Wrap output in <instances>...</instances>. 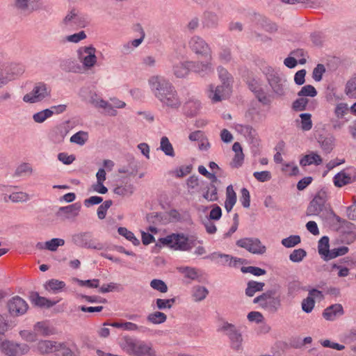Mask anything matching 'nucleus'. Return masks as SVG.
I'll return each mask as SVG.
<instances>
[{"label":"nucleus","instance_id":"5","mask_svg":"<svg viewBox=\"0 0 356 356\" xmlns=\"http://www.w3.org/2000/svg\"><path fill=\"white\" fill-rule=\"evenodd\" d=\"M328 195L325 190H320L309 202L307 209V216H318L323 211L328 212L331 210L327 203Z\"/></svg>","mask_w":356,"mask_h":356},{"label":"nucleus","instance_id":"10","mask_svg":"<svg viewBox=\"0 0 356 356\" xmlns=\"http://www.w3.org/2000/svg\"><path fill=\"white\" fill-rule=\"evenodd\" d=\"M189 49L195 54L213 59L212 51L209 44L200 36L193 35L188 41Z\"/></svg>","mask_w":356,"mask_h":356},{"label":"nucleus","instance_id":"60","mask_svg":"<svg viewBox=\"0 0 356 356\" xmlns=\"http://www.w3.org/2000/svg\"><path fill=\"white\" fill-rule=\"evenodd\" d=\"M241 193V202L243 207L245 208H249L250 205V195L249 191L245 188H243Z\"/></svg>","mask_w":356,"mask_h":356},{"label":"nucleus","instance_id":"62","mask_svg":"<svg viewBox=\"0 0 356 356\" xmlns=\"http://www.w3.org/2000/svg\"><path fill=\"white\" fill-rule=\"evenodd\" d=\"M34 330L42 336H49L51 334L49 328L42 322H38L34 326Z\"/></svg>","mask_w":356,"mask_h":356},{"label":"nucleus","instance_id":"28","mask_svg":"<svg viewBox=\"0 0 356 356\" xmlns=\"http://www.w3.org/2000/svg\"><path fill=\"white\" fill-rule=\"evenodd\" d=\"M89 102L95 107L111 110V115H115V113L116 112V111L113 108L111 104H108L106 101L99 98L95 93H93L90 95Z\"/></svg>","mask_w":356,"mask_h":356},{"label":"nucleus","instance_id":"38","mask_svg":"<svg viewBox=\"0 0 356 356\" xmlns=\"http://www.w3.org/2000/svg\"><path fill=\"white\" fill-rule=\"evenodd\" d=\"M120 235L125 237L128 241H131L134 245H138L140 241L135 236L134 233L128 230L126 227H120L118 229Z\"/></svg>","mask_w":356,"mask_h":356},{"label":"nucleus","instance_id":"52","mask_svg":"<svg viewBox=\"0 0 356 356\" xmlns=\"http://www.w3.org/2000/svg\"><path fill=\"white\" fill-rule=\"evenodd\" d=\"M150 286L161 293H166L168 291V286L161 280L154 279L150 282Z\"/></svg>","mask_w":356,"mask_h":356},{"label":"nucleus","instance_id":"16","mask_svg":"<svg viewBox=\"0 0 356 356\" xmlns=\"http://www.w3.org/2000/svg\"><path fill=\"white\" fill-rule=\"evenodd\" d=\"M80 209L81 205L78 203L72 204L66 207H61L56 211V216L63 221L74 219L79 215Z\"/></svg>","mask_w":356,"mask_h":356},{"label":"nucleus","instance_id":"42","mask_svg":"<svg viewBox=\"0 0 356 356\" xmlns=\"http://www.w3.org/2000/svg\"><path fill=\"white\" fill-rule=\"evenodd\" d=\"M88 133L83 131H80L71 136L70 142L80 145H83L88 140Z\"/></svg>","mask_w":356,"mask_h":356},{"label":"nucleus","instance_id":"39","mask_svg":"<svg viewBox=\"0 0 356 356\" xmlns=\"http://www.w3.org/2000/svg\"><path fill=\"white\" fill-rule=\"evenodd\" d=\"M147 319L153 324H160L165 322L167 316L161 312H154L149 314Z\"/></svg>","mask_w":356,"mask_h":356},{"label":"nucleus","instance_id":"32","mask_svg":"<svg viewBox=\"0 0 356 356\" xmlns=\"http://www.w3.org/2000/svg\"><path fill=\"white\" fill-rule=\"evenodd\" d=\"M348 252V248L346 246H340L336 248H333L332 250H329L325 257H323V259L325 261H328L334 259L339 256L344 255Z\"/></svg>","mask_w":356,"mask_h":356},{"label":"nucleus","instance_id":"35","mask_svg":"<svg viewBox=\"0 0 356 356\" xmlns=\"http://www.w3.org/2000/svg\"><path fill=\"white\" fill-rule=\"evenodd\" d=\"M24 72V67L22 65L13 64L11 65L10 68L6 70V75L4 77H8L14 79L16 76L22 75Z\"/></svg>","mask_w":356,"mask_h":356},{"label":"nucleus","instance_id":"31","mask_svg":"<svg viewBox=\"0 0 356 356\" xmlns=\"http://www.w3.org/2000/svg\"><path fill=\"white\" fill-rule=\"evenodd\" d=\"M208 294L209 291L204 286L197 285L192 289V296L195 302L204 300Z\"/></svg>","mask_w":356,"mask_h":356},{"label":"nucleus","instance_id":"55","mask_svg":"<svg viewBox=\"0 0 356 356\" xmlns=\"http://www.w3.org/2000/svg\"><path fill=\"white\" fill-rule=\"evenodd\" d=\"M301 306L305 312L310 313L315 306V300L312 297L308 296L302 300Z\"/></svg>","mask_w":356,"mask_h":356},{"label":"nucleus","instance_id":"51","mask_svg":"<svg viewBox=\"0 0 356 356\" xmlns=\"http://www.w3.org/2000/svg\"><path fill=\"white\" fill-rule=\"evenodd\" d=\"M301 119V129L304 131H309L312 127V115L309 113H301L300 115Z\"/></svg>","mask_w":356,"mask_h":356},{"label":"nucleus","instance_id":"25","mask_svg":"<svg viewBox=\"0 0 356 356\" xmlns=\"http://www.w3.org/2000/svg\"><path fill=\"white\" fill-rule=\"evenodd\" d=\"M219 22L218 15L211 11H206L203 14L202 24L207 28L217 27Z\"/></svg>","mask_w":356,"mask_h":356},{"label":"nucleus","instance_id":"41","mask_svg":"<svg viewBox=\"0 0 356 356\" xmlns=\"http://www.w3.org/2000/svg\"><path fill=\"white\" fill-rule=\"evenodd\" d=\"M33 172V168L28 163H22L17 166L15 171V177H22L26 175H31Z\"/></svg>","mask_w":356,"mask_h":356},{"label":"nucleus","instance_id":"4","mask_svg":"<svg viewBox=\"0 0 356 356\" xmlns=\"http://www.w3.org/2000/svg\"><path fill=\"white\" fill-rule=\"evenodd\" d=\"M253 302L259 304L267 311L275 313L281 307V298L275 289H271L256 297Z\"/></svg>","mask_w":356,"mask_h":356},{"label":"nucleus","instance_id":"37","mask_svg":"<svg viewBox=\"0 0 356 356\" xmlns=\"http://www.w3.org/2000/svg\"><path fill=\"white\" fill-rule=\"evenodd\" d=\"M351 182V177L343 172L337 173L334 177V185L338 187L343 186Z\"/></svg>","mask_w":356,"mask_h":356},{"label":"nucleus","instance_id":"36","mask_svg":"<svg viewBox=\"0 0 356 356\" xmlns=\"http://www.w3.org/2000/svg\"><path fill=\"white\" fill-rule=\"evenodd\" d=\"M160 149L164 152L166 156H175V151L169 139L166 136H163L161 138Z\"/></svg>","mask_w":356,"mask_h":356},{"label":"nucleus","instance_id":"3","mask_svg":"<svg viewBox=\"0 0 356 356\" xmlns=\"http://www.w3.org/2000/svg\"><path fill=\"white\" fill-rule=\"evenodd\" d=\"M161 245H167L176 250L188 251L195 244L193 241H190L183 234H172L165 238H159V243H156V246L161 248Z\"/></svg>","mask_w":356,"mask_h":356},{"label":"nucleus","instance_id":"24","mask_svg":"<svg viewBox=\"0 0 356 356\" xmlns=\"http://www.w3.org/2000/svg\"><path fill=\"white\" fill-rule=\"evenodd\" d=\"M202 191V197L208 202H216L218 200L217 186L207 184Z\"/></svg>","mask_w":356,"mask_h":356},{"label":"nucleus","instance_id":"64","mask_svg":"<svg viewBox=\"0 0 356 356\" xmlns=\"http://www.w3.org/2000/svg\"><path fill=\"white\" fill-rule=\"evenodd\" d=\"M138 171V165L135 161H132L130 163V167L126 168L122 167L119 169L118 172L120 173H127L129 175H134L136 174Z\"/></svg>","mask_w":356,"mask_h":356},{"label":"nucleus","instance_id":"61","mask_svg":"<svg viewBox=\"0 0 356 356\" xmlns=\"http://www.w3.org/2000/svg\"><path fill=\"white\" fill-rule=\"evenodd\" d=\"M301 289V283L298 280H293L289 282L287 286L288 294L293 295Z\"/></svg>","mask_w":356,"mask_h":356},{"label":"nucleus","instance_id":"7","mask_svg":"<svg viewBox=\"0 0 356 356\" xmlns=\"http://www.w3.org/2000/svg\"><path fill=\"white\" fill-rule=\"evenodd\" d=\"M218 330L228 337L230 346L232 349L236 350L242 349V343L243 341V336L240 330L234 324L224 322Z\"/></svg>","mask_w":356,"mask_h":356},{"label":"nucleus","instance_id":"15","mask_svg":"<svg viewBox=\"0 0 356 356\" xmlns=\"http://www.w3.org/2000/svg\"><path fill=\"white\" fill-rule=\"evenodd\" d=\"M9 312L12 315L21 316L24 314L28 308L26 302L18 296L13 297L8 302Z\"/></svg>","mask_w":356,"mask_h":356},{"label":"nucleus","instance_id":"26","mask_svg":"<svg viewBox=\"0 0 356 356\" xmlns=\"http://www.w3.org/2000/svg\"><path fill=\"white\" fill-rule=\"evenodd\" d=\"M236 202V194L234 191L232 185H229L226 188V200L225 208L227 212H230Z\"/></svg>","mask_w":356,"mask_h":356},{"label":"nucleus","instance_id":"46","mask_svg":"<svg viewBox=\"0 0 356 356\" xmlns=\"http://www.w3.org/2000/svg\"><path fill=\"white\" fill-rule=\"evenodd\" d=\"M317 95V91L316 88L312 85H306L303 86L300 90L298 92L299 97H314Z\"/></svg>","mask_w":356,"mask_h":356},{"label":"nucleus","instance_id":"9","mask_svg":"<svg viewBox=\"0 0 356 356\" xmlns=\"http://www.w3.org/2000/svg\"><path fill=\"white\" fill-rule=\"evenodd\" d=\"M72 242L80 248L87 249H94L102 250L105 248V245L93 238L92 234L90 232H83L74 234L72 236Z\"/></svg>","mask_w":356,"mask_h":356},{"label":"nucleus","instance_id":"33","mask_svg":"<svg viewBox=\"0 0 356 356\" xmlns=\"http://www.w3.org/2000/svg\"><path fill=\"white\" fill-rule=\"evenodd\" d=\"M201 108V103L196 99L188 101L185 104V109L188 115H195Z\"/></svg>","mask_w":356,"mask_h":356},{"label":"nucleus","instance_id":"13","mask_svg":"<svg viewBox=\"0 0 356 356\" xmlns=\"http://www.w3.org/2000/svg\"><path fill=\"white\" fill-rule=\"evenodd\" d=\"M231 91V87L229 82L224 81L221 86L214 87L213 85L209 86L208 97L214 103L220 102L225 99Z\"/></svg>","mask_w":356,"mask_h":356},{"label":"nucleus","instance_id":"63","mask_svg":"<svg viewBox=\"0 0 356 356\" xmlns=\"http://www.w3.org/2000/svg\"><path fill=\"white\" fill-rule=\"evenodd\" d=\"M211 207L212 209L210 211L209 219L213 220H218L222 216V209L217 204H213Z\"/></svg>","mask_w":356,"mask_h":356},{"label":"nucleus","instance_id":"11","mask_svg":"<svg viewBox=\"0 0 356 356\" xmlns=\"http://www.w3.org/2000/svg\"><path fill=\"white\" fill-rule=\"evenodd\" d=\"M95 48L90 45L84 47L78 51L80 63H82L83 70L91 69L97 63V58L95 55Z\"/></svg>","mask_w":356,"mask_h":356},{"label":"nucleus","instance_id":"17","mask_svg":"<svg viewBox=\"0 0 356 356\" xmlns=\"http://www.w3.org/2000/svg\"><path fill=\"white\" fill-rule=\"evenodd\" d=\"M60 69L65 72L81 73L83 67L79 60L75 58H65L60 60Z\"/></svg>","mask_w":356,"mask_h":356},{"label":"nucleus","instance_id":"22","mask_svg":"<svg viewBox=\"0 0 356 356\" xmlns=\"http://www.w3.org/2000/svg\"><path fill=\"white\" fill-rule=\"evenodd\" d=\"M190 61L186 62H179L172 67V71L174 75L177 78H184L186 76L190 70H191Z\"/></svg>","mask_w":356,"mask_h":356},{"label":"nucleus","instance_id":"50","mask_svg":"<svg viewBox=\"0 0 356 356\" xmlns=\"http://www.w3.org/2000/svg\"><path fill=\"white\" fill-rule=\"evenodd\" d=\"M8 198L13 202H23L29 200V195L24 192H14L8 195Z\"/></svg>","mask_w":356,"mask_h":356},{"label":"nucleus","instance_id":"19","mask_svg":"<svg viewBox=\"0 0 356 356\" xmlns=\"http://www.w3.org/2000/svg\"><path fill=\"white\" fill-rule=\"evenodd\" d=\"M40 0H15V8L22 13H31L38 9L35 5Z\"/></svg>","mask_w":356,"mask_h":356},{"label":"nucleus","instance_id":"20","mask_svg":"<svg viewBox=\"0 0 356 356\" xmlns=\"http://www.w3.org/2000/svg\"><path fill=\"white\" fill-rule=\"evenodd\" d=\"M344 314L341 304H334L327 307L323 312V316L327 321H334L337 316Z\"/></svg>","mask_w":356,"mask_h":356},{"label":"nucleus","instance_id":"54","mask_svg":"<svg viewBox=\"0 0 356 356\" xmlns=\"http://www.w3.org/2000/svg\"><path fill=\"white\" fill-rule=\"evenodd\" d=\"M309 102L307 98L301 97L296 99L292 104V108L295 111H302L306 109V106Z\"/></svg>","mask_w":356,"mask_h":356},{"label":"nucleus","instance_id":"48","mask_svg":"<svg viewBox=\"0 0 356 356\" xmlns=\"http://www.w3.org/2000/svg\"><path fill=\"white\" fill-rule=\"evenodd\" d=\"M301 241L300 237L298 235H291L287 238L282 240V245L286 248H293L299 244Z\"/></svg>","mask_w":356,"mask_h":356},{"label":"nucleus","instance_id":"53","mask_svg":"<svg viewBox=\"0 0 356 356\" xmlns=\"http://www.w3.org/2000/svg\"><path fill=\"white\" fill-rule=\"evenodd\" d=\"M178 270L180 273L184 274V276L188 279L194 280L198 277L197 272L194 268L180 267Z\"/></svg>","mask_w":356,"mask_h":356},{"label":"nucleus","instance_id":"18","mask_svg":"<svg viewBox=\"0 0 356 356\" xmlns=\"http://www.w3.org/2000/svg\"><path fill=\"white\" fill-rule=\"evenodd\" d=\"M207 258H209L211 260H216L219 259L217 262L222 266L229 265V266H236L238 263H242L241 259H237L229 254L218 252H213L211 255L207 257Z\"/></svg>","mask_w":356,"mask_h":356},{"label":"nucleus","instance_id":"30","mask_svg":"<svg viewBox=\"0 0 356 356\" xmlns=\"http://www.w3.org/2000/svg\"><path fill=\"white\" fill-rule=\"evenodd\" d=\"M264 286V282H259L252 280L249 281L247 284L245 294L249 297H252L255 293L263 291Z\"/></svg>","mask_w":356,"mask_h":356},{"label":"nucleus","instance_id":"23","mask_svg":"<svg viewBox=\"0 0 356 356\" xmlns=\"http://www.w3.org/2000/svg\"><path fill=\"white\" fill-rule=\"evenodd\" d=\"M30 299L32 303L40 307H46L49 308L57 303L56 301H51L44 297L40 296L37 292H31Z\"/></svg>","mask_w":356,"mask_h":356},{"label":"nucleus","instance_id":"21","mask_svg":"<svg viewBox=\"0 0 356 356\" xmlns=\"http://www.w3.org/2000/svg\"><path fill=\"white\" fill-rule=\"evenodd\" d=\"M63 24L67 26H85L84 21L81 19V17L79 16L74 10L65 16V17L63 19Z\"/></svg>","mask_w":356,"mask_h":356},{"label":"nucleus","instance_id":"2","mask_svg":"<svg viewBox=\"0 0 356 356\" xmlns=\"http://www.w3.org/2000/svg\"><path fill=\"white\" fill-rule=\"evenodd\" d=\"M120 346L127 353L136 356H154L155 354L150 343L131 337H123L120 341Z\"/></svg>","mask_w":356,"mask_h":356},{"label":"nucleus","instance_id":"12","mask_svg":"<svg viewBox=\"0 0 356 356\" xmlns=\"http://www.w3.org/2000/svg\"><path fill=\"white\" fill-rule=\"evenodd\" d=\"M236 245L256 254H263L266 251V246L263 245L260 240L256 238H241L236 241Z\"/></svg>","mask_w":356,"mask_h":356},{"label":"nucleus","instance_id":"14","mask_svg":"<svg viewBox=\"0 0 356 356\" xmlns=\"http://www.w3.org/2000/svg\"><path fill=\"white\" fill-rule=\"evenodd\" d=\"M213 59L207 58L206 61H190L191 70L204 77L213 73Z\"/></svg>","mask_w":356,"mask_h":356},{"label":"nucleus","instance_id":"27","mask_svg":"<svg viewBox=\"0 0 356 356\" xmlns=\"http://www.w3.org/2000/svg\"><path fill=\"white\" fill-rule=\"evenodd\" d=\"M273 92L278 96H283L285 94L284 86L282 79L277 76H273L268 80Z\"/></svg>","mask_w":356,"mask_h":356},{"label":"nucleus","instance_id":"34","mask_svg":"<svg viewBox=\"0 0 356 356\" xmlns=\"http://www.w3.org/2000/svg\"><path fill=\"white\" fill-rule=\"evenodd\" d=\"M65 286V283L56 279H51L46 282L44 287L48 291H51L56 293L60 291Z\"/></svg>","mask_w":356,"mask_h":356},{"label":"nucleus","instance_id":"29","mask_svg":"<svg viewBox=\"0 0 356 356\" xmlns=\"http://www.w3.org/2000/svg\"><path fill=\"white\" fill-rule=\"evenodd\" d=\"M322 163L321 157L315 152L304 156L300 161V164L302 166H307L312 164L318 165Z\"/></svg>","mask_w":356,"mask_h":356},{"label":"nucleus","instance_id":"57","mask_svg":"<svg viewBox=\"0 0 356 356\" xmlns=\"http://www.w3.org/2000/svg\"><path fill=\"white\" fill-rule=\"evenodd\" d=\"M220 60L223 63H229L232 60L231 50L228 47H222L218 54Z\"/></svg>","mask_w":356,"mask_h":356},{"label":"nucleus","instance_id":"40","mask_svg":"<svg viewBox=\"0 0 356 356\" xmlns=\"http://www.w3.org/2000/svg\"><path fill=\"white\" fill-rule=\"evenodd\" d=\"M134 191V188L133 185L129 184V185H122V186H116L113 192L115 194L120 195V196H130L133 194Z\"/></svg>","mask_w":356,"mask_h":356},{"label":"nucleus","instance_id":"43","mask_svg":"<svg viewBox=\"0 0 356 356\" xmlns=\"http://www.w3.org/2000/svg\"><path fill=\"white\" fill-rule=\"evenodd\" d=\"M52 116V113L49 109H44L38 113H35L33 115V120L37 123H42L47 118Z\"/></svg>","mask_w":356,"mask_h":356},{"label":"nucleus","instance_id":"49","mask_svg":"<svg viewBox=\"0 0 356 356\" xmlns=\"http://www.w3.org/2000/svg\"><path fill=\"white\" fill-rule=\"evenodd\" d=\"M241 270L243 273H251L255 276L264 275L266 273V270L257 266H243Z\"/></svg>","mask_w":356,"mask_h":356},{"label":"nucleus","instance_id":"58","mask_svg":"<svg viewBox=\"0 0 356 356\" xmlns=\"http://www.w3.org/2000/svg\"><path fill=\"white\" fill-rule=\"evenodd\" d=\"M254 177L260 182L268 181L271 179L272 175L270 171H261V172H254L253 173Z\"/></svg>","mask_w":356,"mask_h":356},{"label":"nucleus","instance_id":"6","mask_svg":"<svg viewBox=\"0 0 356 356\" xmlns=\"http://www.w3.org/2000/svg\"><path fill=\"white\" fill-rule=\"evenodd\" d=\"M37 348L41 354L55 353L56 356H70L71 350L64 343L49 340H42L38 343Z\"/></svg>","mask_w":356,"mask_h":356},{"label":"nucleus","instance_id":"47","mask_svg":"<svg viewBox=\"0 0 356 356\" xmlns=\"http://www.w3.org/2000/svg\"><path fill=\"white\" fill-rule=\"evenodd\" d=\"M65 241L62 238H54L50 241L45 242V249L50 251H56L59 246H63Z\"/></svg>","mask_w":356,"mask_h":356},{"label":"nucleus","instance_id":"59","mask_svg":"<svg viewBox=\"0 0 356 356\" xmlns=\"http://www.w3.org/2000/svg\"><path fill=\"white\" fill-rule=\"evenodd\" d=\"M325 72V67L323 64H318L314 69L312 77L316 81H320L322 79L323 74Z\"/></svg>","mask_w":356,"mask_h":356},{"label":"nucleus","instance_id":"56","mask_svg":"<svg viewBox=\"0 0 356 356\" xmlns=\"http://www.w3.org/2000/svg\"><path fill=\"white\" fill-rule=\"evenodd\" d=\"M321 147L325 153H330L334 147V139L332 138H325L319 141Z\"/></svg>","mask_w":356,"mask_h":356},{"label":"nucleus","instance_id":"8","mask_svg":"<svg viewBox=\"0 0 356 356\" xmlns=\"http://www.w3.org/2000/svg\"><path fill=\"white\" fill-rule=\"evenodd\" d=\"M51 97V88L44 82L36 83L33 90L23 97L26 103L35 104L40 102Z\"/></svg>","mask_w":356,"mask_h":356},{"label":"nucleus","instance_id":"45","mask_svg":"<svg viewBox=\"0 0 356 356\" xmlns=\"http://www.w3.org/2000/svg\"><path fill=\"white\" fill-rule=\"evenodd\" d=\"M307 256V252L302 248L294 250L289 255V259L292 262L299 263Z\"/></svg>","mask_w":356,"mask_h":356},{"label":"nucleus","instance_id":"44","mask_svg":"<svg viewBox=\"0 0 356 356\" xmlns=\"http://www.w3.org/2000/svg\"><path fill=\"white\" fill-rule=\"evenodd\" d=\"M329 250V238L324 236L318 241V253L322 255L323 257H325Z\"/></svg>","mask_w":356,"mask_h":356},{"label":"nucleus","instance_id":"1","mask_svg":"<svg viewBox=\"0 0 356 356\" xmlns=\"http://www.w3.org/2000/svg\"><path fill=\"white\" fill-rule=\"evenodd\" d=\"M148 83L152 92L163 106L171 108H178L181 106L177 92L168 79L155 75L149 79Z\"/></svg>","mask_w":356,"mask_h":356}]
</instances>
